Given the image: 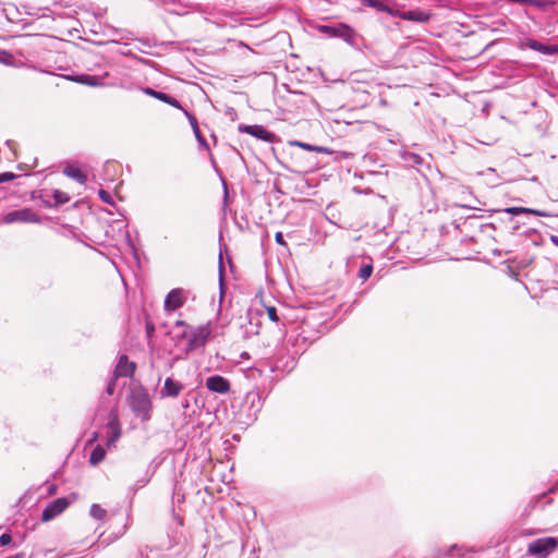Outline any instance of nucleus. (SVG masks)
Returning <instances> with one entry per match:
<instances>
[{"label":"nucleus","mask_w":558,"mask_h":558,"mask_svg":"<svg viewBox=\"0 0 558 558\" xmlns=\"http://www.w3.org/2000/svg\"><path fill=\"white\" fill-rule=\"evenodd\" d=\"M320 31L325 34L331 35V36H339L343 38H350L353 34V29L345 25L341 24L339 27H332V26H322Z\"/></svg>","instance_id":"4468645a"},{"label":"nucleus","mask_w":558,"mask_h":558,"mask_svg":"<svg viewBox=\"0 0 558 558\" xmlns=\"http://www.w3.org/2000/svg\"><path fill=\"white\" fill-rule=\"evenodd\" d=\"M90 514L97 519L102 520L107 515V511L97 504L92 505Z\"/></svg>","instance_id":"412c9836"},{"label":"nucleus","mask_w":558,"mask_h":558,"mask_svg":"<svg viewBox=\"0 0 558 558\" xmlns=\"http://www.w3.org/2000/svg\"><path fill=\"white\" fill-rule=\"evenodd\" d=\"M136 369V364L129 360V357L123 354L120 356L118 364L116 365L113 376L116 378L119 377H133Z\"/></svg>","instance_id":"1a4fd4ad"},{"label":"nucleus","mask_w":558,"mask_h":558,"mask_svg":"<svg viewBox=\"0 0 558 558\" xmlns=\"http://www.w3.org/2000/svg\"><path fill=\"white\" fill-rule=\"evenodd\" d=\"M12 542V536L9 533H4L0 536V546H7Z\"/></svg>","instance_id":"a878e982"},{"label":"nucleus","mask_w":558,"mask_h":558,"mask_svg":"<svg viewBox=\"0 0 558 558\" xmlns=\"http://www.w3.org/2000/svg\"><path fill=\"white\" fill-rule=\"evenodd\" d=\"M289 145L300 147L307 151H316V153H322V154H327V155L332 154V150L328 147L315 146V145H311L308 143H304V142H300V141H290Z\"/></svg>","instance_id":"dca6fc26"},{"label":"nucleus","mask_w":558,"mask_h":558,"mask_svg":"<svg viewBox=\"0 0 558 558\" xmlns=\"http://www.w3.org/2000/svg\"><path fill=\"white\" fill-rule=\"evenodd\" d=\"M143 92L146 95H148L150 97H154V98H156V99H158L160 101H163V102H166V104H168V105H170V106H172L174 108H179V109L181 108L180 102L175 98L171 97L170 95H168L166 93L157 92V90H155L153 88H149V87L144 88Z\"/></svg>","instance_id":"ddd939ff"},{"label":"nucleus","mask_w":558,"mask_h":558,"mask_svg":"<svg viewBox=\"0 0 558 558\" xmlns=\"http://www.w3.org/2000/svg\"><path fill=\"white\" fill-rule=\"evenodd\" d=\"M107 447L111 448L116 446V442L120 439L122 429L119 421L118 413L112 410L109 414V421L107 423Z\"/></svg>","instance_id":"39448f33"},{"label":"nucleus","mask_w":558,"mask_h":558,"mask_svg":"<svg viewBox=\"0 0 558 558\" xmlns=\"http://www.w3.org/2000/svg\"><path fill=\"white\" fill-rule=\"evenodd\" d=\"M404 5L398 4V14L396 16L404 21H411L416 23H427L432 17V13L422 10L402 11Z\"/></svg>","instance_id":"6e6552de"},{"label":"nucleus","mask_w":558,"mask_h":558,"mask_svg":"<svg viewBox=\"0 0 558 558\" xmlns=\"http://www.w3.org/2000/svg\"><path fill=\"white\" fill-rule=\"evenodd\" d=\"M211 333L210 324L201 325L191 331H183L182 337L189 339L187 349L194 350L196 348L203 347L209 335Z\"/></svg>","instance_id":"f03ea898"},{"label":"nucleus","mask_w":558,"mask_h":558,"mask_svg":"<svg viewBox=\"0 0 558 558\" xmlns=\"http://www.w3.org/2000/svg\"><path fill=\"white\" fill-rule=\"evenodd\" d=\"M52 197L56 201V203H58V204H65L70 201V197L68 196V194L60 190H54Z\"/></svg>","instance_id":"4be33fe9"},{"label":"nucleus","mask_w":558,"mask_h":558,"mask_svg":"<svg viewBox=\"0 0 558 558\" xmlns=\"http://www.w3.org/2000/svg\"><path fill=\"white\" fill-rule=\"evenodd\" d=\"M63 173L69 178L76 180L81 184H85L87 177L77 167L69 166L63 170Z\"/></svg>","instance_id":"a211bd4d"},{"label":"nucleus","mask_w":558,"mask_h":558,"mask_svg":"<svg viewBox=\"0 0 558 558\" xmlns=\"http://www.w3.org/2000/svg\"><path fill=\"white\" fill-rule=\"evenodd\" d=\"M267 316L271 322H279V317L277 315V310L275 306H268L266 307Z\"/></svg>","instance_id":"b1692460"},{"label":"nucleus","mask_w":558,"mask_h":558,"mask_svg":"<svg viewBox=\"0 0 558 558\" xmlns=\"http://www.w3.org/2000/svg\"><path fill=\"white\" fill-rule=\"evenodd\" d=\"M184 303V298L182 294V290L180 289H173L171 290L166 300H165V308L167 311H174L179 307H181Z\"/></svg>","instance_id":"f8f14e48"},{"label":"nucleus","mask_w":558,"mask_h":558,"mask_svg":"<svg viewBox=\"0 0 558 558\" xmlns=\"http://www.w3.org/2000/svg\"><path fill=\"white\" fill-rule=\"evenodd\" d=\"M97 438H98V433H94V435H93V437H92L90 441H95Z\"/></svg>","instance_id":"2f4dec72"},{"label":"nucleus","mask_w":558,"mask_h":558,"mask_svg":"<svg viewBox=\"0 0 558 558\" xmlns=\"http://www.w3.org/2000/svg\"><path fill=\"white\" fill-rule=\"evenodd\" d=\"M206 388L213 392L223 395L230 391V383L225 377L215 375L206 379Z\"/></svg>","instance_id":"9d476101"},{"label":"nucleus","mask_w":558,"mask_h":558,"mask_svg":"<svg viewBox=\"0 0 558 558\" xmlns=\"http://www.w3.org/2000/svg\"><path fill=\"white\" fill-rule=\"evenodd\" d=\"M3 221L5 223H15V222H22V223H39L40 218L39 216L31 208H22L16 209L8 213L3 217Z\"/></svg>","instance_id":"20e7f679"},{"label":"nucleus","mask_w":558,"mask_h":558,"mask_svg":"<svg viewBox=\"0 0 558 558\" xmlns=\"http://www.w3.org/2000/svg\"><path fill=\"white\" fill-rule=\"evenodd\" d=\"M106 457V450L100 446H96L89 457V462L92 465L99 464Z\"/></svg>","instance_id":"6ab92c4d"},{"label":"nucleus","mask_w":558,"mask_h":558,"mask_svg":"<svg viewBox=\"0 0 558 558\" xmlns=\"http://www.w3.org/2000/svg\"><path fill=\"white\" fill-rule=\"evenodd\" d=\"M240 133L250 134L258 140H262L267 143H274L276 140V135L268 130H266L263 125L254 124V125H244L240 124L238 126Z\"/></svg>","instance_id":"0eeeda50"},{"label":"nucleus","mask_w":558,"mask_h":558,"mask_svg":"<svg viewBox=\"0 0 558 558\" xmlns=\"http://www.w3.org/2000/svg\"><path fill=\"white\" fill-rule=\"evenodd\" d=\"M182 389H183V386L181 384L174 381L172 378L169 377L165 380L163 391H165L166 396L175 398L180 395Z\"/></svg>","instance_id":"f3484780"},{"label":"nucleus","mask_w":558,"mask_h":558,"mask_svg":"<svg viewBox=\"0 0 558 558\" xmlns=\"http://www.w3.org/2000/svg\"><path fill=\"white\" fill-rule=\"evenodd\" d=\"M558 547V539L555 537L538 538L527 546L530 555L538 556L541 558L547 557Z\"/></svg>","instance_id":"7ed1b4c3"},{"label":"nucleus","mask_w":558,"mask_h":558,"mask_svg":"<svg viewBox=\"0 0 558 558\" xmlns=\"http://www.w3.org/2000/svg\"><path fill=\"white\" fill-rule=\"evenodd\" d=\"M371 99V95L365 89L352 88V93L349 96V102L356 104L360 107H365L368 105Z\"/></svg>","instance_id":"2eb2a0df"},{"label":"nucleus","mask_w":558,"mask_h":558,"mask_svg":"<svg viewBox=\"0 0 558 558\" xmlns=\"http://www.w3.org/2000/svg\"><path fill=\"white\" fill-rule=\"evenodd\" d=\"M70 506V501L65 497L58 498L50 502L43 511L41 521L48 522L64 512Z\"/></svg>","instance_id":"423d86ee"},{"label":"nucleus","mask_w":558,"mask_h":558,"mask_svg":"<svg viewBox=\"0 0 558 558\" xmlns=\"http://www.w3.org/2000/svg\"><path fill=\"white\" fill-rule=\"evenodd\" d=\"M15 178H16V175L13 172L0 173V183L12 181Z\"/></svg>","instance_id":"393cba45"},{"label":"nucleus","mask_w":558,"mask_h":558,"mask_svg":"<svg viewBox=\"0 0 558 558\" xmlns=\"http://www.w3.org/2000/svg\"><path fill=\"white\" fill-rule=\"evenodd\" d=\"M130 407L136 414L147 418L148 412L151 408L148 393L143 389L132 390L130 396Z\"/></svg>","instance_id":"f257e3e1"},{"label":"nucleus","mask_w":558,"mask_h":558,"mask_svg":"<svg viewBox=\"0 0 558 558\" xmlns=\"http://www.w3.org/2000/svg\"><path fill=\"white\" fill-rule=\"evenodd\" d=\"M117 379H118V378H116V377L113 376V378L110 380V383H109V384H108V386H107V390H106V391H107V393H108L109 396H112V395H113V392H114V388H116V380H117Z\"/></svg>","instance_id":"bb28decb"},{"label":"nucleus","mask_w":558,"mask_h":558,"mask_svg":"<svg viewBox=\"0 0 558 558\" xmlns=\"http://www.w3.org/2000/svg\"><path fill=\"white\" fill-rule=\"evenodd\" d=\"M175 326L177 327H186V322L185 320H177Z\"/></svg>","instance_id":"7c9ffc66"},{"label":"nucleus","mask_w":558,"mask_h":558,"mask_svg":"<svg viewBox=\"0 0 558 558\" xmlns=\"http://www.w3.org/2000/svg\"><path fill=\"white\" fill-rule=\"evenodd\" d=\"M99 197H100L104 202H106V203H110V198H111V197H110V194H109L108 192H106V191H104V190H100V191H99Z\"/></svg>","instance_id":"c756f323"},{"label":"nucleus","mask_w":558,"mask_h":558,"mask_svg":"<svg viewBox=\"0 0 558 558\" xmlns=\"http://www.w3.org/2000/svg\"><path fill=\"white\" fill-rule=\"evenodd\" d=\"M275 240H276V242H277L278 244H280V245H282V246H287V243H286V241H284V239H283V234H282V232H277V233L275 234Z\"/></svg>","instance_id":"c85d7f7f"},{"label":"nucleus","mask_w":558,"mask_h":558,"mask_svg":"<svg viewBox=\"0 0 558 558\" xmlns=\"http://www.w3.org/2000/svg\"><path fill=\"white\" fill-rule=\"evenodd\" d=\"M373 274V266L372 265H365L363 266L359 271V277L362 280L368 279Z\"/></svg>","instance_id":"5701e85b"},{"label":"nucleus","mask_w":558,"mask_h":558,"mask_svg":"<svg viewBox=\"0 0 558 558\" xmlns=\"http://www.w3.org/2000/svg\"><path fill=\"white\" fill-rule=\"evenodd\" d=\"M155 332V326L151 322L146 323V333L147 337L150 338Z\"/></svg>","instance_id":"cd10ccee"},{"label":"nucleus","mask_w":558,"mask_h":558,"mask_svg":"<svg viewBox=\"0 0 558 558\" xmlns=\"http://www.w3.org/2000/svg\"><path fill=\"white\" fill-rule=\"evenodd\" d=\"M505 211L510 215H520V214H531L535 216H543L544 214L536 209H531L526 207H509L506 208Z\"/></svg>","instance_id":"aec40b11"},{"label":"nucleus","mask_w":558,"mask_h":558,"mask_svg":"<svg viewBox=\"0 0 558 558\" xmlns=\"http://www.w3.org/2000/svg\"><path fill=\"white\" fill-rule=\"evenodd\" d=\"M363 4L376 9L377 11L386 12L389 15L396 16L398 14V4L387 0H363Z\"/></svg>","instance_id":"9b49d317"}]
</instances>
